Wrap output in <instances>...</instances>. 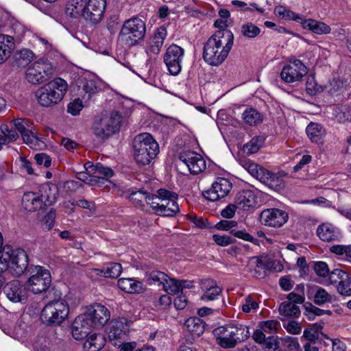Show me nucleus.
Listing matches in <instances>:
<instances>
[{"mask_svg": "<svg viewBox=\"0 0 351 351\" xmlns=\"http://www.w3.org/2000/svg\"><path fill=\"white\" fill-rule=\"evenodd\" d=\"M234 36L230 30L217 31L205 43L203 58L213 66L220 65L227 58L232 47Z\"/></svg>", "mask_w": 351, "mask_h": 351, "instance_id": "nucleus-1", "label": "nucleus"}, {"mask_svg": "<svg viewBox=\"0 0 351 351\" xmlns=\"http://www.w3.org/2000/svg\"><path fill=\"white\" fill-rule=\"evenodd\" d=\"M0 254V274L9 271L13 275L19 276L27 270L29 260L24 250L12 249L5 245Z\"/></svg>", "mask_w": 351, "mask_h": 351, "instance_id": "nucleus-2", "label": "nucleus"}, {"mask_svg": "<svg viewBox=\"0 0 351 351\" xmlns=\"http://www.w3.org/2000/svg\"><path fill=\"white\" fill-rule=\"evenodd\" d=\"M133 156L140 165H149L159 153V145L149 133H141L132 141Z\"/></svg>", "mask_w": 351, "mask_h": 351, "instance_id": "nucleus-3", "label": "nucleus"}, {"mask_svg": "<svg viewBox=\"0 0 351 351\" xmlns=\"http://www.w3.org/2000/svg\"><path fill=\"white\" fill-rule=\"evenodd\" d=\"M121 122V113L115 110L106 112L95 119L92 132L99 142H104L119 131Z\"/></svg>", "mask_w": 351, "mask_h": 351, "instance_id": "nucleus-4", "label": "nucleus"}, {"mask_svg": "<svg viewBox=\"0 0 351 351\" xmlns=\"http://www.w3.org/2000/svg\"><path fill=\"white\" fill-rule=\"evenodd\" d=\"M217 343L223 348H233L250 337L249 328L242 324L219 326L214 330Z\"/></svg>", "mask_w": 351, "mask_h": 351, "instance_id": "nucleus-5", "label": "nucleus"}, {"mask_svg": "<svg viewBox=\"0 0 351 351\" xmlns=\"http://www.w3.org/2000/svg\"><path fill=\"white\" fill-rule=\"evenodd\" d=\"M67 90V84L62 78H56L36 92L38 103L43 107H50L58 104Z\"/></svg>", "mask_w": 351, "mask_h": 351, "instance_id": "nucleus-6", "label": "nucleus"}, {"mask_svg": "<svg viewBox=\"0 0 351 351\" xmlns=\"http://www.w3.org/2000/svg\"><path fill=\"white\" fill-rule=\"evenodd\" d=\"M158 195H152L149 199V204L155 213L167 217L175 216L180 208L177 202L178 195L166 189H159Z\"/></svg>", "mask_w": 351, "mask_h": 351, "instance_id": "nucleus-7", "label": "nucleus"}, {"mask_svg": "<svg viewBox=\"0 0 351 351\" xmlns=\"http://www.w3.org/2000/svg\"><path fill=\"white\" fill-rule=\"evenodd\" d=\"M29 123V121L27 119H16L12 121L14 130H7L6 133L3 128H1L3 134L5 135L8 143L16 141L19 138L18 133H19L23 142L29 145V147L34 149H40L44 143L32 131Z\"/></svg>", "mask_w": 351, "mask_h": 351, "instance_id": "nucleus-8", "label": "nucleus"}, {"mask_svg": "<svg viewBox=\"0 0 351 351\" xmlns=\"http://www.w3.org/2000/svg\"><path fill=\"white\" fill-rule=\"evenodd\" d=\"M145 34V24L138 18L125 21L118 36V41L127 47L136 45Z\"/></svg>", "mask_w": 351, "mask_h": 351, "instance_id": "nucleus-9", "label": "nucleus"}, {"mask_svg": "<svg viewBox=\"0 0 351 351\" xmlns=\"http://www.w3.org/2000/svg\"><path fill=\"white\" fill-rule=\"evenodd\" d=\"M69 313V304L64 299L53 300L43 308L40 319L47 325H59L67 317Z\"/></svg>", "mask_w": 351, "mask_h": 351, "instance_id": "nucleus-10", "label": "nucleus"}, {"mask_svg": "<svg viewBox=\"0 0 351 351\" xmlns=\"http://www.w3.org/2000/svg\"><path fill=\"white\" fill-rule=\"evenodd\" d=\"M29 277L26 282L27 289L39 294L46 291L51 283V276L49 271L40 265H32L28 269Z\"/></svg>", "mask_w": 351, "mask_h": 351, "instance_id": "nucleus-11", "label": "nucleus"}, {"mask_svg": "<svg viewBox=\"0 0 351 351\" xmlns=\"http://www.w3.org/2000/svg\"><path fill=\"white\" fill-rule=\"evenodd\" d=\"M53 66L49 61L45 59L38 60L30 64L25 71V78L34 85L40 84L51 77Z\"/></svg>", "mask_w": 351, "mask_h": 351, "instance_id": "nucleus-12", "label": "nucleus"}, {"mask_svg": "<svg viewBox=\"0 0 351 351\" xmlns=\"http://www.w3.org/2000/svg\"><path fill=\"white\" fill-rule=\"evenodd\" d=\"M184 53V49L177 45H171L167 49L164 62L171 75H177L180 73Z\"/></svg>", "mask_w": 351, "mask_h": 351, "instance_id": "nucleus-13", "label": "nucleus"}, {"mask_svg": "<svg viewBox=\"0 0 351 351\" xmlns=\"http://www.w3.org/2000/svg\"><path fill=\"white\" fill-rule=\"evenodd\" d=\"M106 6V0H88L84 8L82 16L87 23L97 25L103 19Z\"/></svg>", "mask_w": 351, "mask_h": 351, "instance_id": "nucleus-14", "label": "nucleus"}, {"mask_svg": "<svg viewBox=\"0 0 351 351\" xmlns=\"http://www.w3.org/2000/svg\"><path fill=\"white\" fill-rule=\"evenodd\" d=\"M83 315L94 328L103 327L110 317L108 309L104 305L98 303L88 306Z\"/></svg>", "mask_w": 351, "mask_h": 351, "instance_id": "nucleus-15", "label": "nucleus"}, {"mask_svg": "<svg viewBox=\"0 0 351 351\" xmlns=\"http://www.w3.org/2000/svg\"><path fill=\"white\" fill-rule=\"evenodd\" d=\"M56 201L55 196L38 195L34 192L25 193L22 198V205L24 208L29 212H34L38 209H45L51 205Z\"/></svg>", "mask_w": 351, "mask_h": 351, "instance_id": "nucleus-16", "label": "nucleus"}, {"mask_svg": "<svg viewBox=\"0 0 351 351\" xmlns=\"http://www.w3.org/2000/svg\"><path fill=\"white\" fill-rule=\"evenodd\" d=\"M132 321L125 317H119L112 319L110 323L108 337L114 346L117 345V341L121 343L130 332Z\"/></svg>", "mask_w": 351, "mask_h": 351, "instance_id": "nucleus-17", "label": "nucleus"}, {"mask_svg": "<svg viewBox=\"0 0 351 351\" xmlns=\"http://www.w3.org/2000/svg\"><path fill=\"white\" fill-rule=\"evenodd\" d=\"M307 73L306 66L300 60H294L284 66L280 77L287 83H293L301 81Z\"/></svg>", "mask_w": 351, "mask_h": 351, "instance_id": "nucleus-18", "label": "nucleus"}, {"mask_svg": "<svg viewBox=\"0 0 351 351\" xmlns=\"http://www.w3.org/2000/svg\"><path fill=\"white\" fill-rule=\"evenodd\" d=\"M232 189V184L229 180L224 178H218L213 183L211 187L204 191V197L212 202L217 201L226 197Z\"/></svg>", "mask_w": 351, "mask_h": 351, "instance_id": "nucleus-19", "label": "nucleus"}, {"mask_svg": "<svg viewBox=\"0 0 351 351\" xmlns=\"http://www.w3.org/2000/svg\"><path fill=\"white\" fill-rule=\"evenodd\" d=\"M180 160L184 164L189 172L197 175L206 169V162L202 155L193 151H184L179 155Z\"/></svg>", "mask_w": 351, "mask_h": 351, "instance_id": "nucleus-20", "label": "nucleus"}, {"mask_svg": "<svg viewBox=\"0 0 351 351\" xmlns=\"http://www.w3.org/2000/svg\"><path fill=\"white\" fill-rule=\"evenodd\" d=\"M261 221L265 226L278 228L284 225L288 218V214L280 209L271 208L261 212Z\"/></svg>", "mask_w": 351, "mask_h": 351, "instance_id": "nucleus-21", "label": "nucleus"}, {"mask_svg": "<svg viewBox=\"0 0 351 351\" xmlns=\"http://www.w3.org/2000/svg\"><path fill=\"white\" fill-rule=\"evenodd\" d=\"M3 291L7 298L13 302H23L27 298L25 287L17 280L7 283Z\"/></svg>", "mask_w": 351, "mask_h": 351, "instance_id": "nucleus-22", "label": "nucleus"}, {"mask_svg": "<svg viewBox=\"0 0 351 351\" xmlns=\"http://www.w3.org/2000/svg\"><path fill=\"white\" fill-rule=\"evenodd\" d=\"M88 322L83 314L74 319L71 327V333L76 340L83 339L94 328Z\"/></svg>", "mask_w": 351, "mask_h": 351, "instance_id": "nucleus-23", "label": "nucleus"}, {"mask_svg": "<svg viewBox=\"0 0 351 351\" xmlns=\"http://www.w3.org/2000/svg\"><path fill=\"white\" fill-rule=\"evenodd\" d=\"M317 234L325 242L338 241L341 238L340 230L328 223L319 225L317 228Z\"/></svg>", "mask_w": 351, "mask_h": 351, "instance_id": "nucleus-24", "label": "nucleus"}, {"mask_svg": "<svg viewBox=\"0 0 351 351\" xmlns=\"http://www.w3.org/2000/svg\"><path fill=\"white\" fill-rule=\"evenodd\" d=\"M234 203L238 208L248 210L256 206V196L252 190H243L237 193Z\"/></svg>", "mask_w": 351, "mask_h": 351, "instance_id": "nucleus-25", "label": "nucleus"}, {"mask_svg": "<svg viewBox=\"0 0 351 351\" xmlns=\"http://www.w3.org/2000/svg\"><path fill=\"white\" fill-rule=\"evenodd\" d=\"M167 36V30L164 27H159L155 32L152 39L150 41L149 47L146 50L148 55H157L160 51L163 45L164 40Z\"/></svg>", "mask_w": 351, "mask_h": 351, "instance_id": "nucleus-26", "label": "nucleus"}, {"mask_svg": "<svg viewBox=\"0 0 351 351\" xmlns=\"http://www.w3.org/2000/svg\"><path fill=\"white\" fill-rule=\"evenodd\" d=\"M34 54L28 49L16 51L13 56V65L18 68H25L34 60Z\"/></svg>", "mask_w": 351, "mask_h": 351, "instance_id": "nucleus-27", "label": "nucleus"}, {"mask_svg": "<svg viewBox=\"0 0 351 351\" xmlns=\"http://www.w3.org/2000/svg\"><path fill=\"white\" fill-rule=\"evenodd\" d=\"M14 43L13 37L8 35L0 34V64L7 60L14 49Z\"/></svg>", "mask_w": 351, "mask_h": 351, "instance_id": "nucleus-28", "label": "nucleus"}, {"mask_svg": "<svg viewBox=\"0 0 351 351\" xmlns=\"http://www.w3.org/2000/svg\"><path fill=\"white\" fill-rule=\"evenodd\" d=\"M119 288L125 293H138L143 290V284L134 278H120L117 282Z\"/></svg>", "mask_w": 351, "mask_h": 351, "instance_id": "nucleus-29", "label": "nucleus"}, {"mask_svg": "<svg viewBox=\"0 0 351 351\" xmlns=\"http://www.w3.org/2000/svg\"><path fill=\"white\" fill-rule=\"evenodd\" d=\"M105 345V339L101 334L90 335L84 343L85 351H99Z\"/></svg>", "mask_w": 351, "mask_h": 351, "instance_id": "nucleus-30", "label": "nucleus"}, {"mask_svg": "<svg viewBox=\"0 0 351 351\" xmlns=\"http://www.w3.org/2000/svg\"><path fill=\"white\" fill-rule=\"evenodd\" d=\"M187 330L194 336L199 337L205 330V323L198 317L189 318L184 324Z\"/></svg>", "mask_w": 351, "mask_h": 351, "instance_id": "nucleus-31", "label": "nucleus"}, {"mask_svg": "<svg viewBox=\"0 0 351 351\" xmlns=\"http://www.w3.org/2000/svg\"><path fill=\"white\" fill-rule=\"evenodd\" d=\"M304 29H309L317 34H327L331 31V28L326 23L314 19H307L302 22Z\"/></svg>", "mask_w": 351, "mask_h": 351, "instance_id": "nucleus-32", "label": "nucleus"}, {"mask_svg": "<svg viewBox=\"0 0 351 351\" xmlns=\"http://www.w3.org/2000/svg\"><path fill=\"white\" fill-rule=\"evenodd\" d=\"M306 134L313 143H320L326 134L324 128L318 123H310L306 129Z\"/></svg>", "mask_w": 351, "mask_h": 351, "instance_id": "nucleus-33", "label": "nucleus"}, {"mask_svg": "<svg viewBox=\"0 0 351 351\" xmlns=\"http://www.w3.org/2000/svg\"><path fill=\"white\" fill-rule=\"evenodd\" d=\"M146 276L147 282L150 285L162 287L163 288L169 276L163 271L152 270L147 272Z\"/></svg>", "mask_w": 351, "mask_h": 351, "instance_id": "nucleus-34", "label": "nucleus"}, {"mask_svg": "<svg viewBox=\"0 0 351 351\" xmlns=\"http://www.w3.org/2000/svg\"><path fill=\"white\" fill-rule=\"evenodd\" d=\"M85 0H69L66 3V13L73 18H77L82 14Z\"/></svg>", "mask_w": 351, "mask_h": 351, "instance_id": "nucleus-35", "label": "nucleus"}, {"mask_svg": "<svg viewBox=\"0 0 351 351\" xmlns=\"http://www.w3.org/2000/svg\"><path fill=\"white\" fill-rule=\"evenodd\" d=\"M244 122L249 125H256L263 121L261 114L255 108H250L244 110L242 114Z\"/></svg>", "mask_w": 351, "mask_h": 351, "instance_id": "nucleus-36", "label": "nucleus"}, {"mask_svg": "<svg viewBox=\"0 0 351 351\" xmlns=\"http://www.w3.org/2000/svg\"><path fill=\"white\" fill-rule=\"evenodd\" d=\"M281 315L286 317H298L300 314V307L291 302H283L279 306Z\"/></svg>", "mask_w": 351, "mask_h": 351, "instance_id": "nucleus-37", "label": "nucleus"}, {"mask_svg": "<svg viewBox=\"0 0 351 351\" xmlns=\"http://www.w3.org/2000/svg\"><path fill=\"white\" fill-rule=\"evenodd\" d=\"M265 138L263 136H256L253 137L250 142L245 144L243 150L247 154L256 153L263 146Z\"/></svg>", "mask_w": 351, "mask_h": 351, "instance_id": "nucleus-38", "label": "nucleus"}, {"mask_svg": "<svg viewBox=\"0 0 351 351\" xmlns=\"http://www.w3.org/2000/svg\"><path fill=\"white\" fill-rule=\"evenodd\" d=\"M79 87H81L85 95H87L88 99L98 92L99 89L95 80L86 78H83L80 80V85Z\"/></svg>", "mask_w": 351, "mask_h": 351, "instance_id": "nucleus-39", "label": "nucleus"}, {"mask_svg": "<svg viewBox=\"0 0 351 351\" xmlns=\"http://www.w3.org/2000/svg\"><path fill=\"white\" fill-rule=\"evenodd\" d=\"M150 196H152V195L140 190L131 193L128 196V198L136 206H143V202L144 201L147 202L149 204V199L150 198Z\"/></svg>", "mask_w": 351, "mask_h": 351, "instance_id": "nucleus-40", "label": "nucleus"}, {"mask_svg": "<svg viewBox=\"0 0 351 351\" xmlns=\"http://www.w3.org/2000/svg\"><path fill=\"white\" fill-rule=\"evenodd\" d=\"M332 297L324 289L319 287L314 295V302L318 306H322L326 303H331Z\"/></svg>", "mask_w": 351, "mask_h": 351, "instance_id": "nucleus-41", "label": "nucleus"}, {"mask_svg": "<svg viewBox=\"0 0 351 351\" xmlns=\"http://www.w3.org/2000/svg\"><path fill=\"white\" fill-rule=\"evenodd\" d=\"M241 34L247 38H254L261 33V29L252 23H246L241 27Z\"/></svg>", "mask_w": 351, "mask_h": 351, "instance_id": "nucleus-42", "label": "nucleus"}, {"mask_svg": "<svg viewBox=\"0 0 351 351\" xmlns=\"http://www.w3.org/2000/svg\"><path fill=\"white\" fill-rule=\"evenodd\" d=\"M274 13L278 16L285 19L293 20L295 21H299L301 20V17L299 15L282 5L276 6L274 9Z\"/></svg>", "mask_w": 351, "mask_h": 351, "instance_id": "nucleus-43", "label": "nucleus"}, {"mask_svg": "<svg viewBox=\"0 0 351 351\" xmlns=\"http://www.w3.org/2000/svg\"><path fill=\"white\" fill-rule=\"evenodd\" d=\"M93 174H96L100 182H102L105 178H108L112 177L114 171L112 169L105 167L99 162L95 165Z\"/></svg>", "mask_w": 351, "mask_h": 351, "instance_id": "nucleus-44", "label": "nucleus"}, {"mask_svg": "<svg viewBox=\"0 0 351 351\" xmlns=\"http://www.w3.org/2000/svg\"><path fill=\"white\" fill-rule=\"evenodd\" d=\"M336 288L339 294L351 295V276L346 272V276L341 279Z\"/></svg>", "mask_w": 351, "mask_h": 351, "instance_id": "nucleus-45", "label": "nucleus"}, {"mask_svg": "<svg viewBox=\"0 0 351 351\" xmlns=\"http://www.w3.org/2000/svg\"><path fill=\"white\" fill-rule=\"evenodd\" d=\"M122 271L121 265L118 263H110L106 265L105 277L117 278L120 276Z\"/></svg>", "mask_w": 351, "mask_h": 351, "instance_id": "nucleus-46", "label": "nucleus"}, {"mask_svg": "<svg viewBox=\"0 0 351 351\" xmlns=\"http://www.w3.org/2000/svg\"><path fill=\"white\" fill-rule=\"evenodd\" d=\"M162 289L168 294H177L180 291V281L168 276Z\"/></svg>", "mask_w": 351, "mask_h": 351, "instance_id": "nucleus-47", "label": "nucleus"}, {"mask_svg": "<svg viewBox=\"0 0 351 351\" xmlns=\"http://www.w3.org/2000/svg\"><path fill=\"white\" fill-rule=\"evenodd\" d=\"M283 184L282 178L276 173L270 171L268 180H266V186L274 190H279Z\"/></svg>", "mask_w": 351, "mask_h": 351, "instance_id": "nucleus-48", "label": "nucleus"}, {"mask_svg": "<svg viewBox=\"0 0 351 351\" xmlns=\"http://www.w3.org/2000/svg\"><path fill=\"white\" fill-rule=\"evenodd\" d=\"M346 271L340 269H333L328 275L330 283L337 287L340 281H341V279L346 276Z\"/></svg>", "mask_w": 351, "mask_h": 351, "instance_id": "nucleus-49", "label": "nucleus"}, {"mask_svg": "<svg viewBox=\"0 0 351 351\" xmlns=\"http://www.w3.org/2000/svg\"><path fill=\"white\" fill-rule=\"evenodd\" d=\"M213 239L216 243V244L222 247L228 246L230 244L234 243L236 241L234 239L226 234H213Z\"/></svg>", "mask_w": 351, "mask_h": 351, "instance_id": "nucleus-50", "label": "nucleus"}, {"mask_svg": "<svg viewBox=\"0 0 351 351\" xmlns=\"http://www.w3.org/2000/svg\"><path fill=\"white\" fill-rule=\"evenodd\" d=\"M221 293V289L218 286L204 292L200 297L201 300L209 302L215 300Z\"/></svg>", "mask_w": 351, "mask_h": 351, "instance_id": "nucleus-51", "label": "nucleus"}, {"mask_svg": "<svg viewBox=\"0 0 351 351\" xmlns=\"http://www.w3.org/2000/svg\"><path fill=\"white\" fill-rule=\"evenodd\" d=\"M313 269L315 274L319 277H326L329 274L328 265L323 261H318L313 263Z\"/></svg>", "mask_w": 351, "mask_h": 351, "instance_id": "nucleus-52", "label": "nucleus"}, {"mask_svg": "<svg viewBox=\"0 0 351 351\" xmlns=\"http://www.w3.org/2000/svg\"><path fill=\"white\" fill-rule=\"evenodd\" d=\"M232 234L235 237L243 239L246 241H250L254 244H258V239L252 237L245 230H232Z\"/></svg>", "mask_w": 351, "mask_h": 351, "instance_id": "nucleus-53", "label": "nucleus"}, {"mask_svg": "<svg viewBox=\"0 0 351 351\" xmlns=\"http://www.w3.org/2000/svg\"><path fill=\"white\" fill-rule=\"evenodd\" d=\"M300 293H295L294 291L289 293L287 295L288 300L287 302H293V304H302L304 302V287H301Z\"/></svg>", "mask_w": 351, "mask_h": 351, "instance_id": "nucleus-54", "label": "nucleus"}, {"mask_svg": "<svg viewBox=\"0 0 351 351\" xmlns=\"http://www.w3.org/2000/svg\"><path fill=\"white\" fill-rule=\"evenodd\" d=\"M237 226L236 221L221 220L215 225V228L219 230L230 231L234 230Z\"/></svg>", "mask_w": 351, "mask_h": 351, "instance_id": "nucleus-55", "label": "nucleus"}, {"mask_svg": "<svg viewBox=\"0 0 351 351\" xmlns=\"http://www.w3.org/2000/svg\"><path fill=\"white\" fill-rule=\"evenodd\" d=\"M262 348L265 351H274L278 348L277 339L274 336H269L262 344Z\"/></svg>", "mask_w": 351, "mask_h": 351, "instance_id": "nucleus-56", "label": "nucleus"}, {"mask_svg": "<svg viewBox=\"0 0 351 351\" xmlns=\"http://www.w3.org/2000/svg\"><path fill=\"white\" fill-rule=\"evenodd\" d=\"M83 108L82 101L76 99L73 102L69 104L67 106V112L72 115H77Z\"/></svg>", "mask_w": 351, "mask_h": 351, "instance_id": "nucleus-57", "label": "nucleus"}, {"mask_svg": "<svg viewBox=\"0 0 351 351\" xmlns=\"http://www.w3.org/2000/svg\"><path fill=\"white\" fill-rule=\"evenodd\" d=\"M320 89L321 87L316 84L314 78L308 77L306 83V92L309 95H313L319 92Z\"/></svg>", "mask_w": 351, "mask_h": 351, "instance_id": "nucleus-58", "label": "nucleus"}, {"mask_svg": "<svg viewBox=\"0 0 351 351\" xmlns=\"http://www.w3.org/2000/svg\"><path fill=\"white\" fill-rule=\"evenodd\" d=\"M278 322L276 320H267L259 324L260 328L266 333H271L277 327Z\"/></svg>", "mask_w": 351, "mask_h": 351, "instance_id": "nucleus-59", "label": "nucleus"}, {"mask_svg": "<svg viewBox=\"0 0 351 351\" xmlns=\"http://www.w3.org/2000/svg\"><path fill=\"white\" fill-rule=\"evenodd\" d=\"M306 315L310 319H314L315 316H321L325 314V311L318 307L310 304L309 307H306Z\"/></svg>", "mask_w": 351, "mask_h": 351, "instance_id": "nucleus-60", "label": "nucleus"}, {"mask_svg": "<svg viewBox=\"0 0 351 351\" xmlns=\"http://www.w3.org/2000/svg\"><path fill=\"white\" fill-rule=\"evenodd\" d=\"M34 159L38 165H43L45 167H49L51 165V160L50 157L45 153L36 154Z\"/></svg>", "mask_w": 351, "mask_h": 351, "instance_id": "nucleus-61", "label": "nucleus"}, {"mask_svg": "<svg viewBox=\"0 0 351 351\" xmlns=\"http://www.w3.org/2000/svg\"><path fill=\"white\" fill-rule=\"evenodd\" d=\"M283 341L284 346L287 348L289 351H298L299 350L300 345L296 338L287 337Z\"/></svg>", "mask_w": 351, "mask_h": 351, "instance_id": "nucleus-62", "label": "nucleus"}, {"mask_svg": "<svg viewBox=\"0 0 351 351\" xmlns=\"http://www.w3.org/2000/svg\"><path fill=\"white\" fill-rule=\"evenodd\" d=\"M199 287L202 291L204 293L210 289L218 287L217 282L210 278L202 279L199 281Z\"/></svg>", "mask_w": 351, "mask_h": 351, "instance_id": "nucleus-63", "label": "nucleus"}, {"mask_svg": "<svg viewBox=\"0 0 351 351\" xmlns=\"http://www.w3.org/2000/svg\"><path fill=\"white\" fill-rule=\"evenodd\" d=\"M237 208L238 206L236 203L230 204L221 210V215L224 218L230 219L235 215Z\"/></svg>", "mask_w": 351, "mask_h": 351, "instance_id": "nucleus-64", "label": "nucleus"}]
</instances>
